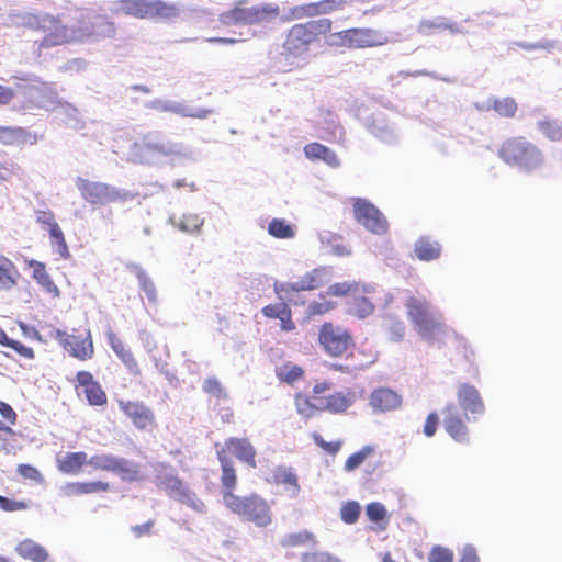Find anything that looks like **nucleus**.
Masks as SVG:
<instances>
[{
    "label": "nucleus",
    "instance_id": "b1692460",
    "mask_svg": "<svg viewBox=\"0 0 562 562\" xmlns=\"http://www.w3.org/2000/svg\"><path fill=\"white\" fill-rule=\"evenodd\" d=\"M347 4V0H321L318 2L306 3L292 10L295 18L315 16L330 14L342 10Z\"/></svg>",
    "mask_w": 562,
    "mask_h": 562
},
{
    "label": "nucleus",
    "instance_id": "f704fd0d",
    "mask_svg": "<svg viewBox=\"0 0 562 562\" xmlns=\"http://www.w3.org/2000/svg\"><path fill=\"white\" fill-rule=\"evenodd\" d=\"M19 273L15 266L4 256H0V290H9L16 283Z\"/></svg>",
    "mask_w": 562,
    "mask_h": 562
},
{
    "label": "nucleus",
    "instance_id": "338daca9",
    "mask_svg": "<svg viewBox=\"0 0 562 562\" xmlns=\"http://www.w3.org/2000/svg\"><path fill=\"white\" fill-rule=\"evenodd\" d=\"M11 176V170L7 164L0 159V182L7 181Z\"/></svg>",
    "mask_w": 562,
    "mask_h": 562
},
{
    "label": "nucleus",
    "instance_id": "a19ab883",
    "mask_svg": "<svg viewBox=\"0 0 562 562\" xmlns=\"http://www.w3.org/2000/svg\"><path fill=\"white\" fill-rule=\"evenodd\" d=\"M375 448L373 446H364L359 451L347 458L344 464L346 472H352L358 469L369 457L373 456Z\"/></svg>",
    "mask_w": 562,
    "mask_h": 562
},
{
    "label": "nucleus",
    "instance_id": "0e129e2a",
    "mask_svg": "<svg viewBox=\"0 0 562 562\" xmlns=\"http://www.w3.org/2000/svg\"><path fill=\"white\" fill-rule=\"evenodd\" d=\"M0 414L10 424H14L15 423L16 414H15V412L13 411V408L9 404H7L4 402H0Z\"/></svg>",
    "mask_w": 562,
    "mask_h": 562
},
{
    "label": "nucleus",
    "instance_id": "f03ea898",
    "mask_svg": "<svg viewBox=\"0 0 562 562\" xmlns=\"http://www.w3.org/2000/svg\"><path fill=\"white\" fill-rule=\"evenodd\" d=\"M333 389L328 380L316 381L311 394L296 392L294 394V407L296 413L305 420L325 412L331 415H344L356 404L358 396L355 390H337L326 394Z\"/></svg>",
    "mask_w": 562,
    "mask_h": 562
},
{
    "label": "nucleus",
    "instance_id": "6ab92c4d",
    "mask_svg": "<svg viewBox=\"0 0 562 562\" xmlns=\"http://www.w3.org/2000/svg\"><path fill=\"white\" fill-rule=\"evenodd\" d=\"M117 404L137 429L148 430L155 426V414L144 403L120 400Z\"/></svg>",
    "mask_w": 562,
    "mask_h": 562
},
{
    "label": "nucleus",
    "instance_id": "3c124183",
    "mask_svg": "<svg viewBox=\"0 0 562 562\" xmlns=\"http://www.w3.org/2000/svg\"><path fill=\"white\" fill-rule=\"evenodd\" d=\"M453 559L452 550L442 546H434L428 554L429 562H453Z\"/></svg>",
    "mask_w": 562,
    "mask_h": 562
},
{
    "label": "nucleus",
    "instance_id": "680f3d73",
    "mask_svg": "<svg viewBox=\"0 0 562 562\" xmlns=\"http://www.w3.org/2000/svg\"><path fill=\"white\" fill-rule=\"evenodd\" d=\"M460 562H480L475 548L471 544H467L461 553Z\"/></svg>",
    "mask_w": 562,
    "mask_h": 562
},
{
    "label": "nucleus",
    "instance_id": "4be33fe9",
    "mask_svg": "<svg viewBox=\"0 0 562 562\" xmlns=\"http://www.w3.org/2000/svg\"><path fill=\"white\" fill-rule=\"evenodd\" d=\"M369 405L379 413L395 411L402 405V396L390 387H378L371 392Z\"/></svg>",
    "mask_w": 562,
    "mask_h": 562
},
{
    "label": "nucleus",
    "instance_id": "4c0bfd02",
    "mask_svg": "<svg viewBox=\"0 0 562 562\" xmlns=\"http://www.w3.org/2000/svg\"><path fill=\"white\" fill-rule=\"evenodd\" d=\"M490 108H492L499 116L514 117L517 112L518 105L514 98L506 97L503 99H491Z\"/></svg>",
    "mask_w": 562,
    "mask_h": 562
},
{
    "label": "nucleus",
    "instance_id": "cd10ccee",
    "mask_svg": "<svg viewBox=\"0 0 562 562\" xmlns=\"http://www.w3.org/2000/svg\"><path fill=\"white\" fill-rule=\"evenodd\" d=\"M57 469L69 475L79 474L85 465L88 464V454L83 451L66 452L56 459Z\"/></svg>",
    "mask_w": 562,
    "mask_h": 562
},
{
    "label": "nucleus",
    "instance_id": "423d86ee",
    "mask_svg": "<svg viewBox=\"0 0 562 562\" xmlns=\"http://www.w3.org/2000/svg\"><path fill=\"white\" fill-rule=\"evenodd\" d=\"M248 0H236L233 7L218 15V21L224 26L236 24L254 25L267 20L276 19L280 9L272 3H262L247 8Z\"/></svg>",
    "mask_w": 562,
    "mask_h": 562
},
{
    "label": "nucleus",
    "instance_id": "1a4fd4ad",
    "mask_svg": "<svg viewBox=\"0 0 562 562\" xmlns=\"http://www.w3.org/2000/svg\"><path fill=\"white\" fill-rule=\"evenodd\" d=\"M78 189L81 196L91 204H109L116 202H125L133 198L128 191L119 190L108 183L93 182L80 179Z\"/></svg>",
    "mask_w": 562,
    "mask_h": 562
},
{
    "label": "nucleus",
    "instance_id": "de8ad7c7",
    "mask_svg": "<svg viewBox=\"0 0 562 562\" xmlns=\"http://www.w3.org/2000/svg\"><path fill=\"white\" fill-rule=\"evenodd\" d=\"M44 265L37 261V282L42 285V288L52 299H56L60 294L59 289L49 279V277L46 273H44Z\"/></svg>",
    "mask_w": 562,
    "mask_h": 562
},
{
    "label": "nucleus",
    "instance_id": "aec40b11",
    "mask_svg": "<svg viewBox=\"0 0 562 562\" xmlns=\"http://www.w3.org/2000/svg\"><path fill=\"white\" fill-rule=\"evenodd\" d=\"M75 389H82L86 400L92 406H104L108 403V396L101 384L94 380L91 372L78 371L75 379Z\"/></svg>",
    "mask_w": 562,
    "mask_h": 562
},
{
    "label": "nucleus",
    "instance_id": "c85d7f7f",
    "mask_svg": "<svg viewBox=\"0 0 562 562\" xmlns=\"http://www.w3.org/2000/svg\"><path fill=\"white\" fill-rule=\"evenodd\" d=\"M304 154L310 160H323L331 168H337L340 165L337 155L330 148L321 143H310L305 145Z\"/></svg>",
    "mask_w": 562,
    "mask_h": 562
},
{
    "label": "nucleus",
    "instance_id": "ea45409f",
    "mask_svg": "<svg viewBox=\"0 0 562 562\" xmlns=\"http://www.w3.org/2000/svg\"><path fill=\"white\" fill-rule=\"evenodd\" d=\"M350 313L359 318H366L374 312V304L371 300L363 295L353 296L349 304Z\"/></svg>",
    "mask_w": 562,
    "mask_h": 562
},
{
    "label": "nucleus",
    "instance_id": "5701e85b",
    "mask_svg": "<svg viewBox=\"0 0 562 562\" xmlns=\"http://www.w3.org/2000/svg\"><path fill=\"white\" fill-rule=\"evenodd\" d=\"M457 398L460 407L464 412L473 415H482L485 411L483 400L477 389L469 383H462L458 386Z\"/></svg>",
    "mask_w": 562,
    "mask_h": 562
},
{
    "label": "nucleus",
    "instance_id": "a878e982",
    "mask_svg": "<svg viewBox=\"0 0 562 562\" xmlns=\"http://www.w3.org/2000/svg\"><path fill=\"white\" fill-rule=\"evenodd\" d=\"M261 313L265 317L280 321V329L282 331H294L296 324L293 321L292 310L285 302L268 304L262 307Z\"/></svg>",
    "mask_w": 562,
    "mask_h": 562
},
{
    "label": "nucleus",
    "instance_id": "473e14b6",
    "mask_svg": "<svg viewBox=\"0 0 562 562\" xmlns=\"http://www.w3.org/2000/svg\"><path fill=\"white\" fill-rule=\"evenodd\" d=\"M113 473L120 475L123 481H138L142 479L139 465L124 458H116Z\"/></svg>",
    "mask_w": 562,
    "mask_h": 562
},
{
    "label": "nucleus",
    "instance_id": "f257e3e1",
    "mask_svg": "<svg viewBox=\"0 0 562 562\" xmlns=\"http://www.w3.org/2000/svg\"><path fill=\"white\" fill-rule=\"evenodd\" d=\"M317 342L325 355L334 359H349V363H330L329 370L340 372L342 374H352L357 371L364 370L375 361V355L372 351L357 350V353L363 358L355 361L356 353L352 351L355 347V338L352 331L341 325L333 322H325L318 328Z\"/></svg>",
    "mask_w": 562,
    "mask_h": 562
},
{
    "label": "nucleus",
    "instance_id": "69168bd1",
    "mask_svg": "<svg viewBox=\"0 0 562 562\" xmlns=\"http://www.w3.org/2000/svg\"><path fill=\"white\" fill-rule=\"evenodd\" d=\"M153 526H154V521L149 520L143 525H137V526L133 527L132 530L136 537H142L146 533H149Z\"/></svg>",
    "mask_w": 562,
    "mask_h": 562
},
{
    "label": "nucleus",
    "instance_id": "864d4df0",
    "mask_svg": "<svg viewBox=\"0 0 562 562\" xmlns=\"http://www.w3.org/2000/svg\"><path fill=\"white\" fill-rule=\"evenodd\" d=\"M313 440L314 442L319 447L322 448L324 451H326L327 453L331 454V456H335L336 453H338V451L341 449V446H342V441L341 440H337V441H326L324 440V438L318 435V434H313Z\"/></svg>",
    "mask_w": 562,
    "mask_h": 562
},
{
    "label": "nucleus",
    "instance_id": "13d9d810",
    "mask_svg": "<svg viewBox=\"0 0 562 562\" xmlns=\"http://www.w3.org/2000/svg\"><path fill=\"white\" fill-rule=\"evenodd\" d=\"M29 507V504L22 501L10 499L0 495V508L4 512L23 510Z\"/></svg>",
    "mask_w": 562,
    "mask_h": 562
},
{
    "label": "nucleus",
    "instance_id": "052dcab7",
    "mask_svg": "<svg viewBox=\"0 0 562 562\" xmlns=\"http://www.w3.org/2000/svg\"><path fill=\"white\" fill-rule=\"evenodd\" d=\"M140 281V288L146 293L147 297L151 302H156L157 300V291L150 279L146 277L144 273H139L138 276Z\"/></svg>",
    "mask_w": 562,
    "mask_h": 562
},
{
    "label": "nucleus",
    "instance_id": "2eb2a0df",
    "mask_svg": "<svg viewBox=\"0 0 562 562\" xmlns=\"http://www.w3.org/2000/svg\"><path fill=\"white\" fill-rule=\"evenodd\" d=\"M57 337L63 348L71 357L80 361H87L93 358L94 347L89 331L67 334L58 330Z\"/></svg>",
    "mask_w": 562,
    "mask_h": 562
},
{
    "label": "nucleus",
    "instance_id": "c03bdc74",
    "mask_svg": "<svg viewBox=\"0 0 562 562\" xmlns=\"http://www.w3.org/2000/svg\"><path fill=\"white\" fill-rule=\"evenodd\" d=\"M335 307V302L326 300L324 295H321L318 301H313L308 304L307 315L310 317L325 315L333 311Z\"/></svg>",
    "mask_w": 562,
    "mask_h": 562
},
{
    "label": "nucleus",
    "instance_id": "2f4dec72",
    "mask_svg": "<svg viewBox=\"0 0 562 562\" xmlns=\"http://www.w3.org/2000/svg\"><path fill=\"white\" fill-rule=\"evenodd\" d=\"M110 485L106 482H75L66 486V493L70 496H79L98 492L109 491Z\"/></svg>",
    "mask_w": 562,
    "mask_h": 562
},
{
    "label": "nucleus",
    "instance_id": "c9c22d12",
    "mask_svg": "<svg viewBox=\"0 0 562 562\" xmlns=\"http://www.w3.org/2000/svg\"><path fill=\"white\" fill-rule=\"evenodd\" d=\"M268 233L274 238L289 239L295 236V227L282 218H273L268 224Z\"/></svg>",
    "mask_w": 562,
    "mask_h": 562
},
{
    "label": "nucleus",
    "instance_id": "9b49d317",
    "mask_svg": "<svg viewBox=\"0 0 562 562\" xmlns=\"http://www.w3.org/2000/svg\"><path fill=\"white\" fill-rule=\"evenodd\" d=\"M352 211L358 223L376 235H383L389 231V223L382 212L362 198L352 199Z\"/></svg>",
    "mask_w": 562,
    "mask_h": 562
},
{
    "label": "nucleus",
    "instance_id": "f8f14e48",
    "mask_svg": "<svg viewBox=\"0 0 562 562\" xmlns=\"http://www.w3.org/2000/svg\"><path fill=\"white\" fill-rule=\"evenodd\" d=\"M341 46L347 48H367L387 43L384 33L369 27H352L335 34Z\"/></svg>",
    "mask_w": 562,
    "mask_h": 562
},
{
    "label": "nucleus",
    "instance_id": "58836bf2",
    "mask_svg": "<svg viewBox=\"0 0 562 562\" xmlns=\"http://www.w3.org/2000/svg\"><path fill=\"white\" fill-rule=\"evenodd\" d=\"M538 130L551 142H562V123L553 119L539 121Z\"/></svg>",
    "mask_w": 562,
    "mask_h": 562
},
{
    "label": "nucleus",
    "instance_id": "412c9836",
    "mask_svg": "<svg viewBox=\"0 0 562 562\" xmlns=\"http://www.w3.org/2000/svg\"><path fill=\"white\" fill-rule=\"evenodd\" d=\"M217 451H225L227 456L234 454L238 460L256 468V449L247 438L231 437Z\"/></svg>",
    "mask_w": 562,
    "mask_h": 562
},
{
    "label": "nucleus",
    "instance_id": "dca6fc26",
    "mask_svg": "<svg viewBox=\"0 0 562 562\" xmlns=\"http://www.w3.org/2000/svg\"><path fill=\"white\" fill-rule=\"evenodd\" d=\"M158 486L166 490L171 498L190 506L196 512H204V503L178 476L172 474L161 476L159 477Z\"/></svg>",
    "mask_w": 562,
    "mask_h": 562
},
{
    "label": "nucleus",
    "instance_id": "0eeeda50",
    "mask_svg": "<svg viewBox=\"0 0 562 562\" xmlns=\"http://www.w3.org/2000/svg\"><path fill=\"white\" fill-rule=\"evenodd\" d=\"M114 13L137 19L168 20L178 16L179 8L162 0H119Z\"/></svg>",
    "mask_w": 562,
    "mask_h": 562
},
{
    "label": "nucleus",
    "instance_id": "72a5a7b5",
    "mask_svg": "<svg viewBox=\"0 0 562 562\" xmlns=\"http://www.w3.org/2000/svg\"><path fill=\"white\" fill-rule=\"evenodd\" d=\"M111 347L115 355L121 359V361L127 367L128 371L133 374H139L140 370L138 363L131 351V349L121 340L112 339Z\"/></svg>",
    "mask_w": 562,
    "mask_h": 562
},
{
    "label": "nucleus",
    "instance_id": "79ce46f5",
    "mask_svg": "<svg viewBox=\"0 0 562 562\" xmlns=\"http://www.w3.org/2000/svg\"><path fill=\"white\" fill-rule=\"evenodd\" d=\"M202 390L204 393L214 397L217 402L228 398V393L216 376L206 378L203 382Z\"/></svg>",
    "mask_w": 562,
    "mask_h": 562
},
{
    "label": "nucleus",
    "instance_id": "e433bc0d",
    "mask_svg": "<svg viewBox=\"0 0 562 562\" xmlns=\"http://www.w3.org/2000/svg\"><path fill=\"white\" fill-rule=\"evenodd\" d=\"M27 132L22 127L0 126V143L7 146L18 145L27 138Z\"/></svg>",
    "mask_w": 562,
    "mask_h": 562
},
{
    "label": "nucleus",
    "instance_id": "bf43d9fd",
    "mask_svg": "<svg viewBox=\"0 0 562 562\" xmlns=\"http://www.w3.org/2000/svg\"><path fill=\"white\" fill-rule=\"evenodd\" d=\"M16 551L25 559L35 560V542L31 539L21 541L16 546Z\"/></svg>",
    "mask_w": 562,
    "mask_h": 562
},
{
    "label": "nucleus",
    "instance_id": "37998d69",
    "mask_svg": "<svg viewBox=\"0 0 562 562\" xmlns=\"http://www.w3.org/2000/svg\"><path fill=\"white\" fill-rule=\"evenodd\" d=\"M314 541L313 533L304 530L300 532L289 533L284 536L280 543L283 548H294V547H301L308 542Z\"/></svg>",
    "mask_w": 562,
    "mask_h": 562
},
{
    "label": "nucleus",
    "instance_id": "39448f33",
    "mask_svg": "<svg viewBox=\"0 0 562 562\" xmlns=\"http://www.w3.org/2000/svg\"><path fill=\"white\" fill-rule=\"evenodd\" d=\"M71 42H85L110 37L115 32V26L105 15L92 14L82 10H76L67 18Z\"/></svg>",
    "mask_w": 562,
    "mask_h": 562
},
{
    "label": "nucleus",
    "instance_id": "7c9ffc66",
    "mask_svg": "<svg viewBox=\"0 0 562 562\" xmlns=\"http://www.w3.org/2000/svg\"><path fill=\"white\" fill-rule=\"evenodd\" d=\"M304 375V368L290 361L276 368V376L280 382L286 384H293L302 380Z\"/></svg>",
    "mask_w": 562,
    "mask_h": 562
},
{
    "label": "nucleus",
    "instance_id": "7ed1b4c3",
    "mask_svg": "<svg viewBox=\"0 0 562 562\" xmlns=\"http://www.w3.org/2000/svg\"><path fill=\"white\" fill-rule=\"evenodd\" d=\"M407 318L415 327L418 335L430 344L446 345L449 340L456 342L458 350L463 349L467 357L470 349L464 337L460 336L452 328L445 325L440 318L432 313L429 301L424 296L411 294L405 302Z\"/></svg>",
    "mask_w": 562,
    "mask_h": 562
},
{
    "label": "nucleus",
    "instance_id": "6e6d98bb",
    "mask_svg": "<svg viewBox=\"0 0 562 562\" xmlns=\"http://www.w3.org/2000/svg\"><path fill=\"white\" fill-rule=\"evenodd\" d=\"M1 345L12 348L21 357L27 359H32L34 357L32 348L25 347L21 342L10 339L8 336L5 337V341H3Z\"/></svg>",
    "mask_w": 562,
    "mask_h": 562
},
{
    "label": "nucleus",
    "instance_id": "49530a36",
    "mask_svg": "<svg viewBox=\"0 0 562 562\" xmlns=\"http://www.w3.org/2000/svg\"><path fill=\"white\" fill-rule=\"evenodd\" d=\"M359 291V284L357 282H339L330 285L327 289L326 294L330 296H348V295H355Z\"/></svg>",
    "mask_w": 562,
    "mask_h": 562
},
{
    "label": "nucleus",
    "instance_id": "bb28decb",
    "mask_svg": "<svg viewBox=\"0 0 562 562\" xmlns=\"http://www.w3.org/2000/svg\"><path fill=\"white\" fill-rule=\"evenodd\" d=\"M216 456L222 468L221 483L223 486V502L226 505L227 494H234L233 491L237 485V475L234 462L225 451H216Z\"/></svg>",
    "mask_w": 562,
    "mask_h": 562
},
{
    "label": "nucleus",
    "instance_id": "a211bd4d",
    "mask_svg": "<svg viewBox=\"0 0 562 562\" xmlns=\"http://www.w3.org/2000/svg\"><path fill=\"white\" fill-rule=\"evenodd\" d=\"M443 428L446 432L457 442H469L470 431L464 418L459 413L454 403H449L442 409Z\"/></svg>",
    "mask_w": 562,
    "mask_h": 562
},
{
    "label": "nucleus",
    "instance_id": "a18cd8bd",
    "mask_svg": "<svg viewBox=\"0 0 562 562\" xmlns=\"http://www.w3.org/2000/svg\"><path fill=\"white\" fill-rule=\"evenodd\" d=\"M116 457L111 454H95L88 458V464L94 470L113 472Z\"/></svg>",
    "mask_w": 562,
    "mask_h": 562
},
{
    "label": "nucleus",
    "instance_id": "ddd939ff",
    "mask_svg": "<svg viewBox=\"0 0 562 562\" xmlns=\"http://www.w3.org/2000/svg\"><path fill=\"white\" fill-rule=\"evenodd\" d=\"M37 42L42 47L70 43L67 19L65 21L45 15L37 23Z\"/></svg>",
    "mask_w": 562,
    "mask_h": 562
},
{
    "label": "nucleus",
    "instance_id": "393cba45",
    "mask_svg": "<svg viewBox=\"0 0 562 562\" xmlns=\"http://www.w3.org/2000/svg\"><path fill=\"white\" fill-rule=\"evenodd\" d=\"M269 482L273 485L285 487L289 496L296 498L300 494L301 486L295 470L291 467L279 465L273 469Z\"/></svg>",
    "mask_w": 562,
    "mask_h": 562
},
{
    "label": "nucleus",
    "instance_id": "9d476101",
    "mask_svg": "<svg viewBox=\"0 0 562 562\" xmlns=\"http://www.w3.org/2000/svg\"><path fill=\"white\" fill-rule=\"evenodd\" d=\"M318 27L315 21L293 25L283 43L284 50L295 57L306 53L310 45L317 40Z\"/></svg>",
    "mask_w": 562,
    "mask_h": 562
},
{
    "label": "nucleus",
    "instance_id": "774afa93",
    "mask_svg": "<svg viewBox=\"0 0 562 562\" xmlns=\"http://www.w3.org/2000/svg\"><path fill=\"white\" fill-rule=\"evenodd\" d=\"M37 562H53V560L49 559V555L47 551L37 546Z\"/></svg>",
    "mask_w": 562,
    "mask_h": 562
},
{
    "label": "nucleus",
    "instance_id": "e2e57ef3",
    "mask_svg": "<svg viewBox=\"0 0 562 562\" xmlns=\"http://www.w3.org/2000/svg\"><path fill=\"white\" fill-rule=\"evenodd\" d=\"M15 97V91L10 88L0 85V105L9 104Z\"/></svg>",
    "mask_w": 562,
    "mask_h": 562
},
{
    "label": "nucleus",
    "instance_id": "5fc2aeb1",
    "mask_svg": "<svg viewBox=\"0 0 562 562\" xmlns=\"http://www.w3.org/2000/svg\"><path fill=\"white\" fill-rule=\"evenodd\" d=\"M302 562H341L338 558L327 552H306L302 555Z\"/></svg>",
    "mask_w": 562,
    "mask_h": 562
},
{
    "label": "nucleus",
    "instance_id": "f3484780",
    "mask_svg": "<svg viewBox=\"0 0 562 562\" xmlns=\"http://www.w3.org/2000/svg\"><path fill=\"white\" fill-rule=\"evenodd\" d=\"M37 222L42 224L49 237L50 246L60 258H68L70 256L69 248L65 239L64 232L55 220L54 214L50 211L40 212L37 215Z\"/></svg>",
    "mask_w": 562,
    "mask_h": 562
},
{
    "label": "nucleus",
    "instance_id": "4468645a",
    "mask_svg": "<svg viewBox=\"0 0 562 562\" xmlns=\"http://www.w3.org/2000/svg\"><path fill=\"white\" fill-rule=\"evenodd\" d=\"M330 280V273L325 268H315L307 271L299 280L285 283H274V292L280 299L289 295L291 292L312 291L327 284Z\"/></svg>",
    "mask_w": 562,
    "mask_h": 562
},
{
    "label": "nucleus",
    "instance_id": "c756f323",
    "mask_svg": "<svg viewBox=\"0 0 562 562\" xmlns=\"http://www.w3.org/2000/svg\"><path fill=\"white\" fill-rule=\"evenodd\" d=\"M414 251L420 261H431L440 257L441 245L428 236H422L416 240Z\"/></svg>",
    "mask_w": 562,
    "mask_h": 562
},
{
    "label": "nucleus",
    "instance_id": "6e6552de",
    "mask_svg": "<svg viewBox=\"0 0 562 562\" xmlns=\"http://www.w3.org/2000/svg\"><path fill=\"white\" fill-rule=\"evenodd\" d=\"M225 506L234 514L254 522L258 527H266L272 521L268 503L256 494L245 497L227 494Z\"/></svg>",
    "mask_w": 562,
    "mask_h": 562
},
{
    "label": "nucleus",
    "instance_id": "603ef678",
    "mask_svg": "<svg viewBox=\"0 0 562 562\" xmlns=\"http://www.w3.org/2000/svg\"><path fill=\"white\" fill-rule=\"evenodd\" d=\"M366 514L373 522L382 521L386 518V509L383 504L373 502L367 505Z\"/></svg>",
    "mask_w": 562,
    "mask_h": 562
},
{
    "label": "nucleus",
    "instance_id": "20e7f679",
    "mask_svg": "<svg viewBox=\"0 0 562 562\" xmlns=\"http://www.w3.org/2000/svg\"><path fill=\"white\" fill-rule=\"evenodd\" d=\"M503 162L522 172L530 173L544 164L542 151L525 136H513L505 139L498 149Z\"/></svg>",
    "mask_w": 562,
    "mask_h": 562
},
{
    "label": "nucleus",
    "instance_id": "09e8293b",
    "mask_svg": "<svg viewBox=\"0 0 562 562\" xmlns=\"http://www.w3.org/2000/svg\"><path fill=\"white\" fill-rule=\"evenodd\" d=\"M202 224L203 220L198 214L187 213L182 215L177 226L183 232L195 233L199 232Z\"/></svg>",
    "mask_w": 562,
    "mask_h": 562
},
{
    "label": "nucleus",
    "instance_id": "4d7b16f0",
    "mask_svg": "<svg viewBox=\"0 0 562 562\" xmlns=\"http://www.w3.org/2000/svg\"><path fill=\"white\" fill-rule=\"evenodd\" d=\"M439 425V415L436 412H431L427 415L423 432L426 437H434L437 432Z\"/></svg>",
    "mask_w": 562,
    "mask_h": 562
},
{
    "label": "nucleus",
    "instance_id": "8fccbe9b",
    "mask_svg": "<svg viewBox=\"0 0 562 562\" xmlns=\"http://www.w3.org/2000/svg\"><path fill=\"white\" fill-rule=\"evenodd\" d=\"M361 507L358 502L350 501L342 505L340 509V517L346 524H355L360 516Z\"/></svg>",
    "mask_w": 562,
    "mask_h": 562
}]
</instances>
